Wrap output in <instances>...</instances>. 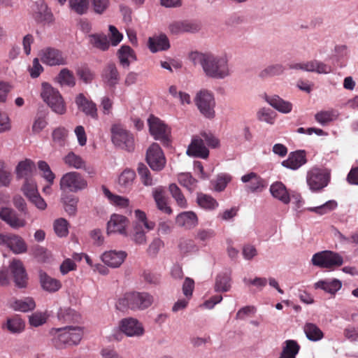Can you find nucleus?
<instances>
[{
  "label": "nucleus",
  "mask_w": 358,
  "mask_h": 358,
  "mask_svg": "<svg viewBox=\"0 0 358 358\" xmlns=\"http://www.w3.org/2000/svg\"><path fill=\"white\" fill-rule=\"evenodd\" d=\"M103 194L108 198L110 202L120 207H127L129 206V200L124 196L113 194L106 186L101 187Z\"/></svg>",
  "instance_id": "nucleus-39"
},
{
  "label": "nucleus",
  "mask_w": 358,
  "mask_h": 358,
  "mask_svg": "<svg viewBox=\"0 0 358 358\" xmlns=\"http://www.w3.org/2000/svg\"><path fill=\"white\" fill-rule=\"evenodd\" d=\"M70 8L78 15L85 14L89 8V0H69Z\"/></svg>",
  "instance_id": "nucleus-50"
},
{
  "label": "nucleus",
  "mask_w": 358,
  "mask_h": 358,
  "mask_svg": "<svg viewBox=\"0 0 358 358\" xmlns=\"http://www.w3.org/2000/svg\"><path fill=\"white\" fill-rule=\"evenodd\" d=\"M131 239L137 245H144L146 243L147 239L145 234L143 231L141 227L136 225L134 227Z\"/></svg>",
  "instance_id": "nucleus-62"
},
{
  "label": "nucleus",
  "mask_w": 358,
  "mask_h": 358,
  "mask_svg": "<svg viewBox=\"0 0 358 358\" xmlns=\"http://www.w3.org/2000/svg\"><path fill=\"white\" fill-rule=\"evenodd\" d=\"M120 328L127 336H141L144 333L142 324L132 317L124 318L121 320Z\"/></svg>",
  "instance_id": "nucleus-20"
},
{
  "label": "nucleus",
  "mask_w": 358,
  "mask_h": 358,
  "mask_svg": "<svg viewBox=\"0 0 358 358\" xmlns=\"http://www.w3.org/2000/svg\"><path fill=\"white\" fill-rule=\"evenodd\" d=\"M36 170L35 164L29 159H26L18 163L15 169L16 176L18 179L32 178L31 176Z\"/></svg>",
  "instance_id": "nucleus-27"
},
{
  "label": "nucleus",
  "mask_w": 358,
  "mask_h": 358,
  "mask_svg": "<svg viewBox=\"0 0 358 358\" xmlns=\"http://www.w3.org/2000/svg\"><path fill=\"white\" fill-rule=\"evenodd\" d=\"M257 117L259 121L265 122L270 124H273L275 119L273 112L269 108H262L259 110Z\"/></svg>",
  "instance_id": "nucleus-61"
},
{
  "label": "nucleus",
  "mask_w": 358,
  "mask_h": 358,
  "mask_svg": "<svg viewBox=\"0 0 358 358\" xmlns=\"http://www.w3.org/2000/svg\"><path fill=\"white\" fill-rule=\"evenodd\" d=\"M190 61L200 66L204 75L210 78L222 80L231 76L229 58L227 55H216L210 52H192Z\"/></svg>",
  "instance_id": "nucleus-1"
},
{
  "label": "nucleus",
  "mask_w": 358,
  "mask_h": 358,
  "mask_svg": "<svg viewBox=\"0 0 358 358\" xmlns=\"http://www.w3.org/2000/svg\"><path fill=\"white\" fill-rule=\"evenodd\" d=\"M197 203L200 207L206 210H214L218 206L217 201L211 196L203 193L198 194Z\"/></svg>",
  "instance_id": "nucleus-41"
},
{
  "label": "nucleus",
  "mask_w": 358,
  "mask_h": 358,
  "mask_svg": "<svg viewBox=\"0 0 358 358\" xmlns=\"http://www.w3.org/2000/svg\"><path fill=\"white\" fill-rule=\"evenodd\" d=\"M266 101L275 110L282 113H289L292 110V104L279 96L274 95L266 98Z\"/></svg>",
  "instance_id": "nucleus-31"
},
{
  "label": "nucleus",
  "mask_w": 358,
  "mask_h": 358,
  "mask_svg": "<svg viewBox=\"0 0 358 358\" xmlns=\"http://www.w3.org/2000/svg\"><path fill=\"white\" fill-rule=\"evenodd\" d=\"M306 152L303 150L292 152L288 158L282 162V165L286 168L296 170L306 163Z\"/></svg>",
  "instance_id": "nucleus-23"
},
{
  "label": "nucleus",
  "mask_w": 358,
  "mask_h": 358,
  "mask_svg": "<svg viewBox=\"0 0 358 358\" xmlns=\"http://www.w3.org/2000/svg\"><path fill=\"white\" fill-rule=\"evenodd\" d=\"M231 272H224L218 274L215 279V291L227 292L231 289Z\"/></svg>",
  "instance_id": "nucleus-34"
},
{
  "label": "nucleus",
  "mask_w": 358,
  "mask_h": 358,
  "mask_svg": "<svg viewBox=\"0 0 358 358\" xmlns=\"http://www.w3.org/2000/svg\"><path fill=\"white\" fill-rule=\"evenodd\" d=\"M117 57L120 64L129 68L131 62L136 60L134 51L129 45H122L117 51Z\"/></svg>",
  "instance_id": "nucleus-32"
},
{
  "label": "nucleus",
  "mask_w": 358,
  "mask_h": 358,
  "mask_svg": "<svg viewBox=\"0 0 358 358\" xmlns=\"http://www.w3.org/2000/svg\"><path fill=\"white\" fill-rule=\"evenodd\" d=\"M127 254L122 250H109L101 255L102 262L108 266L115 268L120 267L124 262Z\"/></svg>",
  "instance_id": "nucleus-21"
},
{
  "label": "nucleus",
  "mask_w": 358,
  "mask_h": 358,
  "mask_svg": "<svg viewBox=\"0 0 358 358\" xmlns=\"http://www.w3.org/2000/svg\"><path fill=\"white\" fill-rule=\"evenodd\" d=\"M76 103L79 109H80L87 115L92 118H97V108L96 104L89 101L83 94H79L76 98Z\"/></svg>",
  "instance_id": "nucleus-26"
},
{
  "label": "nucleus",
  "mask_w": 358,
  "mask_h": 358,
  "mask_svg": "<svg viewBox=\"0 0 358 358\" xmlns=\"http://www.w3.org/2000/svg\"><path fill=\"white\" fill-rule=\"evenodd\" d=\"M241 180L245 184L246 189L252 193L261 192L266 187L265 180L255 172H250L243 175Z\"/></svg>",
  "instance_id": "nucleus-18"
},
{
  "label": "nucleus",
  "mask_w": 358,
  "mask_h": 358,
  "mask_svg": "<svg viewBox=\"0 0 358 358\" xmlns=\"http://www.w3.org/2000/svg\"><path fill=\"white\" fill-rule=\"evenodd\" d=\"M303 331L307 338L311 341H318L324 336L322 330L313 323H306L303 327Z\"/></svg>",
  "instance_id": "nucleus-38"
},
{
  "label": "nucleus",
  "mask_w": 358,
  "mask_h": 358,
  "mask_svg": "<svg viewBox=\"0 0 358 358\" xmlns=\"http://www.w3.org/2000/svg\"><path fill=\"white\" fill-rule=\"evenodd\" d=\"M290 69L302 70L317 73L327 74L333 71L331 67L317 60H312L306 62L294 63L289 65Z\"/></svg>",
  "instance_id": "nucleus-14"
},
{
  "label": "nucleus",
  "mask_w": 358,
  "mask_h": 358,
  "mask_svg": "<svg viewBox=\"0 0 358 358\" xmlns=\"http://www.w3.org/2000/svg\"><path fill=\"white\" fill-rule=\"evenodd\" d=\"M153 302V296L148 292H131L120 299L116 306L120 310L127 307L133 310H143L149 308Z\"/></svg>",
  "instance_id": "nucleus-3"
},
{
  "label": "nucleus",
  "mask_w": 358,
  "mask_h": 358,
  "mask_svg": "<svg viewBox=\"0 0 358 358\" xmlns=\"http://www.w3.org/2000/svg\"><path fill=\"white\" fill-rule=\"evenodd\" d=\"M58 319L66 322L77 320L80 316L71 308H60L57 313Z\"/></svg>",
  "instance_id": "nucleus-53"
},
{
  "label": "nucleus",
  "mask_w": 358,
  "mask_h": 358,
  "mask_svg": "<svg viewBox=\"0 0 358 358\" xmlns=\"http://www.w3.org/2000/svg\"><path fill=\"white\" fill-rule=\"evenodd\" d=\"M198 217L192 211H185L178 215L176 223L180 227L192 229L198 225Z\"/></svg>",
  "instance_id": "nucleus-25"
},
{
  "label": "nucleus",
  "mask_w": 358,
  "mask_h": 358,
  "mask_svg": "<svg viewBox=\"0 0 358 358\" xmlns=\"http://www.w3.org/2000/svg\"><path fill=\"white\" fill-rule=\"evenodd\" d=\"M36 303L32 298L16 300L12 304V308L17 311L27 312L35 308Z\"/></svg>",
  "instance_id": "nucleus-42"
},
{
  "label": "nucleus",
  "mask_w": 358,
  "mask_h": 358,
  "mask_svg": "<svg viewBox=\"0 0 358 358\" xmlns=\"http://www.w3.org/2000/svg\"><path fill=\"white\" fill-rule=\"evenodd\" d=\"M179 183L189 190H192L196 183V180L189 173L179 174L178 178Z\"/></svg>",
  "instance_id": "nucleus-59"
},
{
  "label": "nucleus",
  "mask_w": 358,
  "mask_h": 358,
  "mask_svg": "<svg viewBox=\"0 0 358 358\" xmlns=\"http://www.w3.org/2000/svg\"><path fill=\"white\" fill-rule=\"evenodd\" d=\"M47 316L43 313H34L29 316V322L30 325L37 327L43 325L46 322Z\"/></svg>",
  "instance_id": "nucleus-63"
},
{
  "label": "nucleus",
  "mask_w": 358,
  "mask_h": 358,
  "mask_svg": "<svg viewBox=\"0 0 358 358\" xmlns=\"http://www.w3.org/2000/svg\"><path fill=\"white\" fill-rule=\"evenodd\" d=\"M63 161L69 168L87 171L86 162L80 156L73 152H70L64 156Z\"/></svg>",
  "instance_id": "nucleus-33"
},
{
  "label": "nucleus",
  "mask_w": 358,
  "mask_h": 358,
  "mask_svg": "<svg viewBox=\"0 0 358 358\" xmlns=\"http://www.w3.org/2000/svg\"><path fill=\"white\" fill-rule=\"evenodd\" d=\"M316 289L320 288L330 294H335L342 286L340 280L334 279L331 280H320L315 283Z\"/></svg>",
  "instance_id": "nucleus-37"
},
{
  "label": "nucleus",
  "mask_w": 358,
  "mask_h": 358,
  "mask_svg": "<svg viewBox=\"0 0 358 358\" xmlns=\"http://www.w3.org/2000/svg\"><path fill=\"white\" fill-rule=\"evenodd\" d=\"M0 218L14 229L22 228L27 224L26 220L10 208H1L0 209Z\"/></svg>",
  "instance_id": "nucleus-16"
},
{
  "label": "nucleus",
  "mask_w": 358,
  "mask_h": 358,
  "mask_svg": "<svg viewBox=\"0 0 358 358\" xmlns=\"http://www.w3.org/2000/svg\"><path fill=\"white\" fill-rule=\"evenodd\" d=\"M148 45L152 52L167 50L170 46L169 39L165 35L150 38Z\"/></svg>",
  "instance_id": "nucleus-35"
},
{
  "label": "nucleus",
  "mask_w": 358,
  "mask_h": 358,
  "mask_svg": "<svg viewBox=\"0 0 358 358\" xmlns=\"http://www.w3.org/2000/svg\"><path fill=\"white\" fill-rule=\"evenodd\" d=\"M59 186L62 190L77 192L86 189L88 183L87 180L80 173L70 171L62 176Z\"/></svg>",
  "instance_id": "nucleus-7"
},
{
  "label": "nucleus",
  "mask_w": 358,
  "mask_h": 358,
  "mask_svg": "<svg viewBox=\"0 0 358 358\" xmlns=\"http://www.w3.org/2000/svg\"><path fill=\"white\" fill-rule=\"evenodd\" d=\"M90 43L96 48L105 51L109 48V42L106 35L92 34L90 36Z\"/></svg>",
  "instance_id": "nucleus-46"
},
{
  "label": "nucleus",
  "mask_w": 358,
  "mask_h": 358,
  "mask_svg": "<svg viewBox=\"0 0 358 358\" xmlns=\"http://www.w3.org/2000/svg\"><path fill=\"white\" fill-rule=\"evenodd\" d=\"M101 78L105 84L109 87H115L120 81L118 70L113 63L108 64L103 69Z\"/></svg>",
  "instance_id": "nucleus-24"
},
{
  "label": "nucleus",
  "mask_w": 358,
  "mask_h": 358,
  "mask_svg": "<svg viewBox=\"0 0 358 358\" xmlns=\"http://www.w3.org/2000/svg\"><path fill=\"white\" fill-rule=\"evenodd\" d=\"M146 160L153 171H161L166 164L164 155L157 143H153L148 149Z\"/></svg>",
  "instance_id": "nucleus-11"
},
{
  "label": "nucleus",
  "mask_w": 358,
  "mask_h": 358,
  "mask_svg": "<svg viewBox=\"0 0 358 358\" xmlns=\"http://www.w3.org/2000/svg\"><path fill=\"white\" fill-rule=\"evenodd\" d=\"M41 62L50 66H63L67 64V59L62 52L52 47L43 48L39 52Z\"/></svg>",
  "instance_id": "nucleus-10"
},
{
  "label": "nucleus",
  "mask_w": 358,
  "mask_h": 358,
  "mask_svg": "<svg viewBox=\"0 0 358 358\" xmlns=\"http://www.w3.org/2000/svg\"><path fill=\"white\" fill-rule=\"evenodd\" d=\"M337 117V115L333 110H321L315 115V120L322 125H325L328 122L334 120Z\"/></svg>",
  "instance_id": "nucleus-51"
},
{
  "label": "nucleus",
  "mask_w": 358,
  "mask_h": 358,
  "mask_svg": "<svg viewBox=\"0 0 358 358\" xmlns=\"http://www.w3.org/2000/svg\"><path fill=\"white\" fill-rule=\"evenodd\" d=\"M186 153L188 156L207 159L209 150L205 145L203 139L199 135H196L192 137Z\"/></svg>",
  "instance_id": "nucleus-19"
},
{
  "label": "nucleus",
  "mask_w": 358,
  "mask_h": 358,
  "mask_svg": "<svg viewBox=\"0 0 358 358\" xmlns=\"http://www.w3.org/2000/svg\"><path fill=\"white\" fill-rule=\"evenodd\" d=\"M65 211L70 215H74L77 211L78 199L73 196H67L63 199Z\"/></svg>",
  "instance_id": "nucleus-52"
},
{
  "label": "nucleus",
  "mask_w": 358,
  "mask_h": 358,
  "mask_svg": "<svg viewBox=\"0 0 358 358\" xmlns=\"http://www.w3.org/2000/svg\"><path fill=\"white\" fill-rule=\"evenodd\" d=\"M135 177L136 173L133 170L125 169L119 176L118 184L122 188H130L134 182Z\"/></svg>",
  "instance_id": "nucleus-43"
},
{
  "label": "nucleus",
  "mask_w": 358,
  "mask_h": 358,
  "mask_svg": "<svg viewBox=\"0 0 358 358\" xmlns=\"http://www.w3.org/2000/svg\"><path fill=\"white\" fill-rule=\"evenodd\" d=\"M54 230L59 237H64L68 234V223L64 218H59L54 222Z\"/></svg>",
  "instance_id": "nucleus-56"
},
{
  "label": "nucleus",
  "mask_w": 358,
  "mask_h": 358,
  "mask_svg": "<svg viewBox=\"0 0 358 358\" xmlns=\"http://www.w3.org/2000/svg\"><path fill=\"white\" fill-rule=\"evenodd\" d=\"M41 96L51 108L58 114L66 112L64 101L59 92L47 83H42Z\"/></svg>",
  "instance_id": "nucleus-5"
},
{
  "label": "nucleus",
  "mask_w": 358,
  "mask_h": 358,
  "mask_svg": "<svg viewBox=\"0 0 358 358\" xmlns=\"http://www.w3.org/2000/svg\"><path fill=\"white\" fill-rule=\"evenodd\" d=\"M329 180L330 173L327 170L315 167L307 173L306 182L313 192L322 190L328 185Z\"/></svg>",
  "instance_id": "nucleus-9"
},
{
  "label": "nucleus",
  "mask_w": 358,
  "mask_h": 358,
  "mask_svg": "<svg viewBox=\"0 0 358 358\" xmlns=\"http://www.w3.org/2000/svg\"><path fill=\"white\" fill-rule=\"evenodd\" d=\"M149 129L155 139L164 141L167 140L169 133L166 125L158 117L151 115L148 120Z\"/></svg>",
  "instance_id": "nucleus-17"
},
{
  "label": "nucleus",
  "mask_w": 358,
  "mask_h": 358,
  "mask_svg": "<svg viewBox=\"0 0 358 358\" xmlns=\"http://www.w3.org/2000/svg\"><path fill=\"white\" fill-rule=\"evenodd\" d=\"M169 189L178 206L183 208L187 207V202L185 196L175 183L171 184L169 187Z\"/></svg>",
  "instance_id": "nucleus-47"
},
{
  "label": "nucleus",
  "mask_w": 358,
  "mask_h": 358,
  "mask_svg": "<svg viewBox=\"0 0 358 358\" xmlns=\"http://www.w3.org/2000/svg\"><path fill=\"white\" fill-rule=\"evenodd\" d=\"M0 244L6 245L15 254H22L27 250L25 241L16 234H0Z\"/></svg>",
  "instance_id": "nucleus-13"
},
{
  "label": "nucleus",
  "mask_w": 358,
  "mask_h": 358,
  "mask_svg": "<svg viewBox=\"0 0 358 358\" xmlns=\"http://www.w3.org/2000/svg\"><path fill=\"white\" fill-rule=\"evenodd\" d=\"M110 133L112 143L115 147L127 152H133L134 150V136L123 125L120 124L112 125Z\"/></svg>",
  "instance_id": "nucleus-4"
},
{
  "label": "nucleus",
  "mask_w": 358,
  "mask_h": 358,
  "mask_svg": "<svg viewBox=\"0 0 358 358\" xmlns=\"http://www.w3.org/2000/svg\"><path fill=\"white\" fill-rule=\"evenodd\" d=\"M285 68L282 64H276L268 66L262 70L259 73V77L265 79L267 78L276 76L283 73Z\"/></svg>",
  "instance_id": "nucleus-44"
},
{
  "label": "nucleus",
  "mask_w": 358,
  "mask_h": 358,
  "mask_svg": "<svg viewBox=\"0 0 358 358\" xmlns=\"http://www.w3.org/2000/svg\"><path fill=\"white\" fill-rule=\"evenodd\" d=\"M300 349V346L294 340L285 341V346L283 348L279 358H295Z\"/></svg>",
  "instance_id": "nucleus-40"
},
{
  "label": "nucleus",
  "mask_w": 358,
  "mask_h": 358,
  "mask_svg": "<svg viewBox=\"0 0 358 358\" xmlns=\"http://www.w3.org/2000/svg\"><path fill=\"white\" fill-rule=\"evenodd\" d=\"M169 29L173 35H180L185 33H196L201 29V26L196 22L177 20L169 24Z\"/></svg>",
  "instance_id": "nucleus-15"
},
{
  "label": "nucleus",
  "mask_w": 358,
  "mask_h": 358,
  "mask_svg": "<svg viewBox=\"0 0 358 358\" xmlns=\"http://www.w3.org/2000/svg\"><path fill=\"white\" fill-rule=\"evenodd\" d=\"M311 262L314 266L320 268H333L341 266L343 263V259L337 252L331 250H324L314 254Z\"/></svg>",
  "instance_id": "nucleus-8"
},
{
  "label": "nucleus",
  "mask_w": 358,
  "mask_h": 358,
  "mask_svg": "<svg viewBox=\"0 0 358 358\" xmlns=\"http://www.w3.org/2000/svg\"><path fill=\"white\" fill-rule=\"evenodd\" d=\"M128 224L129 220L126 217L122 215L113 214L108 222V233H119L120 234L126 235V228Z\"/></svg>",
  "instance_id": "nucleus-22"
},
{
  "label": "nucleus",
  "mask_w": 358,
  "mask_h": 358,
  "mask_svg": "<svg viewBox=\"0 0 358 358\" xmlns=\"http://www.w3.org/2000/svg\"><path fill=\"white\" fill-rule=\"evenodd\" d=\"M36 20L44 24H51L54 21L52 13L47 8L46 6H41V11L39 12L36 17Z\"/></svg>",
  "instance_id": "nucleus-58"
},
{
  "label": "nucleus",
  "mask_w": 358,
  "mask_h": 358,
  "mask_svg": "<svg viewBox=\"0 0 358 358\" xmlns=\"http://www.w3.org/2000/svg\"><path fill=\"white\" fill-rule=\"evenodd\" d=\"M137 171L142 182L146 186L152 185V179L150 177V173L147 166L143 164L138 165Z\"/></svg>",
  "instance_id": "nucleus-57"
},
{
  "label": "nucleus",
  "mask_w": 358,
  "mask_h": 358,
  "mask_svg": "<svg viewBox=\"0 0 358 358\" xmlns=\"http://www.w3.org/2000/svg\"><path fill=\"white\" fill-rule=\"evenodd\" d=\"M57 80L62 85L73 87L76 84L73 73L68 69H63L57 76Z\"/></svg>",
  "instance_id": "nucleus-49"
},
{
  "label": "nucleus",
  "mask_w": 358,
  "mask_h": 358,
  "mask_svg": "<svg viewBox=\"0 0 358 358\" xmlns=\"http://www.w3.org/2000/svg\"><path fill=\"white\" fill-rule=\"evenodd\" d=\"M271 195L284 204L290 202V196L285 185L281 182H275L270 187Z\"/></svg>",
  "instance_id": "nucleus-29"
},
{
  "label": "nucleus",
  "mask_w": 358,
  "mask_h": 358,
  "mask_svg": "<svg viewBox=\"0 0 358 358\" xmlns=\"http://www.w3.org/2000/svg\"><path fill=\"white\" fill-rule=\"evenodd\" d=\"M198 110L205 117L213 119L215 116V101L213 94L207 90H201L196 92L194 99Z\"/></svg>",
  "instance_id": "nucleus-6"
},
{
  "label": "nucleus",
  "mask_w": 358,
  "mask_h": 358,
  "mask_svg": "<svg viewBox=\"0 0 358 358\" xmlns=\"http://www.w3.org/2000/svg\"><path fill=\"white\" fill-rule=\"evenodd\" d=\"M215 234L213 229H199L196 231L194 238L203 244H206L208 241L215 236Z\"/></svg>",
  "instance_id": "nucleus-55"
},
{
  "label": "nucleus",
  "mask_w": 358,
  "mask_h": 358,
  "mask_svg": "<svg viewBox=\"0 0 358 358\" xmlns=\"http://www.w3.org/2000/svg\"><path fill=\"white\" fill-rule=\"evenodd\" d=\"M51 334L54 336L53 342L56 348H64L78 345L84 331L83 328L80 326H66L52 329Z\"/></svg>",
  "instance_id": "nucleus-2"
},
{
  "label": "nucleus",
  "mask_w": 358,
  "mask_h": 358,
  "mask_svg": "<svg viewBox=\"0 0 358 358\" xmlns=\"http://www.w3.org/2000/svg\"><path fill=\"white\" fill-rule=\"evenodd\" d=\"M39 280L42 288L48 292H56L62 287L59 280L50 277L43 271H39Z\"/></svg>",
  "instance_id": "nucleus-28"
},
{
  "label": "nucleus",
  "mask_w": 358,
  "mask_h": 358,
  "mask_svg": "<svg viewBox=\"0 0 358 358\" xmlns=\"http://www.w3.org/2000/svg\"><path fill=\"white\" fill-rule=\"evenodd\" d=\"M231 177L228 174L219 175L215 181L214 189L217 192L223 191L231 181Z\"/></svg>",
  "instance_id": "nucleus-60"
},
{
  "label": "nucleus",
  "mask_w": 358,
  "mask_h": 358,
  "mask_svg": "<svg viewBox=\"0 0 358 358\" xmlns=\"http://www.w3.org/2000/svg\"><path fill=\"white\" fill-rule=\"evenodd\" d=\"M152 196L159 210L166 214L172 213L171 207L168 206L167 199L164 195V190L162 187L155 188L152 191Z\"/></svg>",
  "instance_id": "nucleus-30"
},
{
  "label": "nucleus",
  "mask_w": 358,
  "mask_h": 358,
  "mask_svg": "<svg viewBox=\"0 0 358 358\" xmlns=\"http://www.w3.org/2000/svg\"><path fill=\"white\" fill-rule=\"evenodd\" d=\"M58 319L66 322L77 320L80 316L71 308H60L57 313Z\"/></svg>",
  "instance_id": "nucleus-54"
},
{
  "label": "nucleus",
  "mask_w": 358,
  "mask_h": 358,
  "mask_svg": "<svg viewBox=\"0 0 358 358\" xmlns=\"http://www.w3.org/2000/svg\"><path fill=\"white\" fill-rule=\"evenodd\" d=\"M163 247L164 242L160 238H155L149 245L147 252L150 256H156Z\"/></svg>",
  "instance_id": "nucleus-64"
},
{
  "label": "nucleus",
  "mask_w": 358,
  "mask_h": 358,
  "mask_svg": "<svg viewBox=\"0 0 358 358\" xmlns=\"http://www.w3.org/2000/svg\"><path fill=\"white\" fill-rule=\"evenodd\" d=\"M24 322L18 316L8 318L5 324L3 325L9 332L12 334H20L24 329Z\"/></svg>",
  "instance_id": "nucleus-36"
},
{
  "label": "nucleus",
  "mask_w": 358,
  "mask_h": 358,
  "mask_svg": "<svg viewBox=\"0 0 358 358\" xmlns=\"http://www.w3.org/2000/svg\"><path fill=\"white\" fill-rule=\"evenodd\" d=\"M337 206L338 203L336 201L329 200L319 206L308 208V210L320 215H322L331 212L337 207Z\"/></svg>",
  "instance_id": "nucleus-48"
},
{
  "label": "nucleus",
  "mask_w": 358,
  "mask_h": 358,
  "mask_svg": "<svg viewBox=\"0 0 358 358\" xmlns=\"http://www.w3.org/2000/svg\"><path fill=\"white\" fill-rule=\"evenodd\" d=\"M15 285L20 289L26 288L28 284V275L23 263L20 259H14L9 264Z\"/></svg>",
  "instance_id": "nucleus-12"
},
{
  "label": "nucleus",
  "mask_w": 358,
  "mask_h": 358,
  "mask_svg": "<svg viewBox=\"0 0 358 358\" xmlns=\"http://www.w3.org/2000/svg\"><path fill=\"white\" fill-rule=\"evenodd\" d=\"M21 191L28 200L38 192L36 181L33 178H27L21 187Z\"/></svg>",
  "instance_id": "nucleus-45"
}]
</instances>
